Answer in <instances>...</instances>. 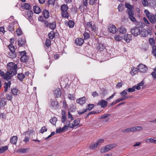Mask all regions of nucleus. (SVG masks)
Segmentation results:
<instances>
[{
    "mask_svg": "<svg viewBox=\"0 0 156 156\" xmlns=\"http://www.w3.org/2000/svg\"><path fill=\"white\" fill-rule=\"evenodd\" d=\"M11 85L10 81H8L7 82H5L4 84V91L6 92L7 91L9 87H10Z\"/></svg>",
    "mask_w": 156,
    "mask_h": 156,
    "instance_id": "21",
    "label": "nucleus"
},
{
    "mask_svg": "<svg viewBox=\"0 0 156 156\" xmlns=\"http://www.w3.org/2000/svg\"><path fill=\"white\" fill-rule=\"evenodd\" d=\"M18 90L16 88L11 89V92L14 95H17L18 92Z\"/></svg>",
    "mask_w": 156,
    "mask_h": 156,
    "instance_id": "40",
    "label": "nucleus"
},
{
    "mask_svg": "<svg viewBox=\"0 0 156 156\" xmlns=\"http://www.w3.org/2000/svg\"><path fill=\"white\" fill-rule=\"evenodd\" d=\"M152 17L151 19H149V20L152 24H154L156 23V13L155 15L152 14Z\"/></svg>",
    "mask_w": 156,
    "mask_h": 156,
    "instance_id": "23",
    "label": "nucleus"
},
{
    "mask_svg": "<svg viewBox=\"0 0 156 156\" xmlns=\"http://www.w3.org/2000/svg\"><path fill=\"white\" fill-rule=\"evenodd\" d=\"M137 68L138 71L140 73H145L147 70V68L146 66L142 63L140 64L137 66Z\"/></svg>",
    "mask_w": 156,
    "mask_h": 156,
    "instance_id": "7",
    "label": "nucleus"
},
{
    "mask_svg": "<svg viewBox=\"0 0 156 156\" xmlns=\"http://www.w3.org/2000/svg\"><path fill=\"white\" fill-rule=\"evenodd\" d=\"M74 22L71 20L68 21V25L69 28H73L74 27Z\"/></svg>",
    "mask_w": 156,
    "mask_h": 156,
    "instance_id": "41",
    "label": "nucleus"
},
{
    "mask_svg": "<svg viewBox=\"0 0 156 156\" xmlns=\"http://www.w3.org/2000/svg\"><path fill=\"white\" fill-rule=\"evenodd\" d=\"M8 149V147L7 146H5L4 147H2L0 148V153H2L7 150Z\"/></svg>",
    "mask_w": 156,
    "mask_h": 156,
    "instance_id": "39",
    "label": "nucleus"
},
{
    "mask_svg": "<svg viewBox=\"0 0 156 156\" xmlns=\"http://www.w3.org/2000/svg\"><path fill=\"white\" fill-rule=\"evenodd\" d=\"M104 141V140L103 139H100L98 140L97 143L98 146H100L101 144L103 143Z\"/></svg>",
    "mask_w": 156,
    "mask_h": 156,
    "instance_id": "50",
    "label": "nucleus"
},
{
    "mask_svg": "<svg viewBox=\"0 0 156 156\" xmlns=\"http://www.w3.org/2000/svg\"><path fill=\"white\" fill-rule=\"evenodd\" d=\"M45 45L47 47H49L51 45V41L48 39H47L45 41Z\"/></svg>",
    "mask_w": 156,
    "mask_h": 156,
    "instance_id": "49",
    "label": "nucleus"
},
{
    "mask_svg": "<svg viewBox=\"0 0 156 156\" xmlns=\"http://www.w3.org/2000/svg\"><path fill=\"white\" fill-rule=\"evenodd\" d=\"M28 150V148L24 149V148H20L18 150V152L20 153H24L27 152Z\"/></svg>",
    "mask_w": 156,
    "mask_h": 156,
    "instance_id": "52",
    "label": "nucleus"
},
{
    "mask_svg": "<svg viewBox=\"0 0 156 156\" xmlns=\"http://www.w3.org/2000/svg\"><path fill=\"white\" fill-rule=\"evenodd\" d=\"M108 30L109 32L112 34H115L117 31V28L116 27L113 25L109 26L108 27Z\"/></svg>",
    "mask_w": 156,
    "mask_h": 156,
    "instance_id": "13",
    "label": "nucleus"
},
{
    "mask_svg": "<svg viewBox=\"0 0 156 156\" xmlns=\"http://www.w3.org/2000/svg\"><path fill=\"white\" fill-rule=\"evenodd\" d=\"M18 138L16 136H13L10 139V142L12 144H16Z\"/></svg>",
    "mask_w": 156,
    "mask_h": 156,
    "instance_id": "20",
    "label": "nucleus"
},
{
    "mask_svg": "<svg viewBox=\"0 0 156 156\" xmlns=\"http://www.w3.org/2000/svg\"><path fill=\"white\" fill-rule=\"evenodd\" d=\"M142 28H140L139 27H135L132 28L131 32L132 34L135 37H136L140 34Z\"/></svg>",
    "mask_w": 156,
    "mask_h": 156,
    "instance_id": "4",
    "label": "nucleus"
},
{
    "mask_svg": "<svg viewBox=\"0 0 156 156\" xmlns=\"http://www.w3.org/2000/svg\"><path fill=\"white\" fill-rule=\"evenodd\" d=\"M109 115L108 114H104L102 115L100 118V119H105L107 118V117L109 116Z\"/></svg>",
    "mask_w": 156,
    "mask_h": 156,
    "instance_id": "62",
    "label": "nucleus"
},
{
    "mask_svg": "<svg viewBox=\"0 0 156 156\" xmlns=\"http://www.w3.org/2000/svg\"><path fill=\"white\" fill-rule=\"evenodd\" d=\"M80 122V120L79 119H75L73 122L71 123V126H70V128H75L80 127L82 125L80 124L79 123Z\"/></svg>",
    "mask_w": 156,
    "mask_h": 156,
    "instance_id": "9",
    "label": "nucleus"
},
{
    "mask_svg": "<svg viewBox=\"0 0 156 156\" xmlns=\"http://www.w3.org/2000/svg\"><path fill=\"white\" fill-rule=\"evenodd\" d=\"M141 33L142 36L144 37H146L148 36H151L152 35L151 31L149 29H143V30L142 29Z\"/></svg>",
    "mask_w": 156,
    "mask_h": 156,
    "instance_id": "8",
    "label": "nucleus"
},
{
    "mask_svg": "<svg viewBox=\"0 0 156 156\" xmlns=\"http://www.w3.org/2000/svg\"><path fill=\"white\" fill-rule=\"evenodd\" d=\"M25 76L22 73H19L17 75V78L20 81H22L25 78Z\"/></svg>",
    "mask_w": 156,
    "mask_h": 156,
    "instance_id": "30",
    "label": "nucleus"
},
{
    "mask_svg": "<svg viewBox=\"0 0 156 156\" xmlns=\"http://www.w3.org/2000/svg\"><path fill=\"white\" fill-rule=\"evenodd\" d=\"M17 35L19 36L21 35L22 31L20 29H18L16 31Z\"/></svg>",
    "mask_w": 156,
    "mask_h": 156,
    "instance_id": "61",
    "label": "nucleus"
},
{
    "mask_svg": "<svg viewBox=\"0 0 156 156\" xmlns=\"http://www.w3.org/2000/svg\"><path fill=\"white\" fill-rule=\"evenodd\" d=\"M87 107V108L85 109V110H87V112L88 110L90 111L94 107V105L93 104H89L88 105Z\"/></svg>",
    "mask_w": 156,
    "mask_h": 156,
    "instance_id": "44",
    "label": "nucleus"
},
{
    "mask_svg": "<svg viewBox=\"0 0 156 156\" xmlns=\"http://www.w3.org/2000/svg\"><path fill=\"white\" fill-rule=\"evenodd\" d=\"M0 75L1 77H2L4 79L7 81L10 79L12 76H11L10 75V73L9 72V71H7L5 74L1 70H0Z\"/></svg>",
    "mask_w": 156,
    "mask_h": 156,
    "instance_id": "6",
    "label": "nucleus"
},
{
    "mask_svg": "<svg viewBox=\"0 0 156 156\" xmlns=\"http://www.w3.org/2000/svg\"><path fill=\"white\" fill-rule=\"evenodd\" d=\"M69 127L66 125H65L62 128V132H64L68 130Z\"/></svg>",
    "mask_w": 156,
    "mask_h": 156,
    "instance_id": "58",
    "label": "nucleus"
},
{
    "mask_svg": "<svg viewBox=\"0 0 156 156\" xmlns=\"http://www.w3.org/2000/svg\"><path fill=\"white\" fill-rule=\"evenodd\" d=\"M144 13H145L149 19H151L152 17V13H150L149 11L147 9L145 10L144 11Z\"/></svg>",
    "mask_w": 156,
    "mask_h": 156,
    "instance_id": "31",
    "label": "nucleus"
},
{
    "mask_svg": "<svg viewBox=\"0 0 156 156\" xmlns=\"http://www.w3.org/2000/svg\"><path fill=\"white\" fill-rule=\"evenodd\" d=\"M56 25L55 22H53L52 23H49V27L52 30H54L56 27Z\"/></svg>",
    "mask_w": 156,
    "mask_h": 156,
    "instance_id": "38",
    "label": "nucleus"
},
{
    "mask_svg": "<svg viewBox=\"0 0 156 156\" xmlns=\"http://www.w3.org/2000/svg\"><path fill=\"white\" fill-rule=\"evenodd\" d=\"M142 2L144 6H147L148 5V2L147 0H142Z\"/></svg>",
    "mask_w": 156,
    "mask_h": 156,
    "instance_id": "55",
    "label": "nucleus"
},
{
    "mask_svg": "<svg viewBox=\"0 0 156 156\" xmlns=\"http://www.w3.org/2000/svg\"><path fill=\"white\" fill-rule=\"evenodd\" d=\"M90 32V31H89V32H88L87 31L84 32L83 34L84 39L87 40L89 38L90 36V34L89 33Z\"/></svg>",
    "mask_w": 156,
    "mask_h": 156,
    "instance_id": "32",
    "label": "nucleus"
},
{
    "mask_svg": "<svg viewBox=\"0 0 156 156\" xmlns=\"http://www.w3.org/2000/svg\"><path fill=\"white\" fill-rule=\"evenodd\" d=\"M144 81H142L140 83H138L137 85L133 86L132 88H129L127 89V91L129 92H134L135 89L137 90H140V87L144 85Z\"/></svg>",
    "mask_w": 156,
    "mask_h": 156,
    "instance_id": "3",
    "label": "nucleus"
},
{
    "mask_svg": "<svg viewBox=\"0 0 156 156\" xmlns=\"http://www.w3.org/2000/svg\"><path fill=\"white\" fill-rule=\"evenodd\" d=\"M14 25L13 24H10L7 28L8 30L12 33L14 31Z\"/></svg>",
    "mask_w": 156,
    "mask_h": 156,
    "instance_id": "35",
    "label": "nucleus"
},
{
    "mask_svg": "<svg viewBox=\"0 0 156 156\" xmlns=\"http://www.w3.org/2000/svg\"><path fill=\"white\" fill-rule=\"evenodd\" d=\"M105 48V46L102 44H99L98 46L97 47V49L98 51H102Z\"/></svg>",
    "mask_w": 156,
    "mask_h": 156,
    "instance_id": "33",
    "label": "nucleus"
},
{
    "mask_svg": "<svg viewBox=\"0 0 156 156\" xmlns=\"http://www.w3.org/2000/svg\"><path fill=\"white\" fill-rule=\"evenodd\" d=\"M67 126L70 128V126H71V124L70 123V122L69 120H67L66 122V125Z\"/></svg>",
    "mask_w": 156,
    "mask_h": 156,
    "instance_id": "59",
    "label": "nucleus"
},
{
    "mask_svg": "<svg viewBox=\"0 0 156 156\" xmlns=\"http://www.w3.org/2000/svg\"><path fill=\"white\" fill-rule=\"evenodd\" d=\"M54 95L56 98L60 97L62 93L60 89L58 88L55 89L53 91Z\"/></svg>",
    "mask_w": 156,
    "mask_h": 156,
    "instance_id": "11",
    "label": "nucleus"
},
{
    "mask_svg": "<svg viewBox=\"0 0 156 156\" xmlns=\"http://www.w3.org/2000/svg\"><path fill=\"white\" fill-rule=\"evenodd\" d=\"M92 24L91 22H87L86 26V29H87V30L90 29L91 27H92Z\"/></svg>",
    "mask_w": 156,
    "mask_h": 156,
    "instance_id": "47",
    "label": "nucleus"
},
{
    "mask_svg": "<svg viewBox=\"0 0 156 156\" xmlns=\"http://www.w3.org/2000/svg\"><path fill=\"white\" fill-rule=\"evenodd\" d=\"M146 141L147 143H154L156 144V140H154L152 138L147 139L146 140Z\"/></svg>",
    "mask_w": 156,
    "mask_h": 156,
    "instance_id": "42",
    "label": "nucleus"
},
{
    "mask_svg": "<svg viewBox=\"0 0 156 156\" xmlns=\"http://www.w3.org/2000/svg\"><path fill=\"white\" fill-rule=\"evenodd\" d=\"M123 5L122 4H120L118 6V9L119 11H122L123 10Z\"/></svg>",
    "mask_w": 156,
    "mask_h": 156,
    "instance_id": "53",
    "label": "nucleus"
},
{
    "mask_svg": "<svg viewBox=\"0 0 156 156\" xmlns=\"http://www.w3.org/2000/svg\"><path fill=\"white\" fill-rule=\"evenodd\" d=\"M119 32L122 34H125L126 32V29L125 27L123 26L121 27L119 29Z\"/></svg>",
    "mask_w": 156,
    "mask_h": 156,
    "instance_id": "34",
    "label": "nucleus"
},
{
    "mask_svg": "<svg viewBox=\"0 0 156 156\" xmlns=\"http://www.w3.org/2000/svg\"><path fill=\"white\" fill-rule=\"evenodd\" d=\"M18 45L22 46L26 43V40L25 38H21L18 40Z\"/></svg>",
    "mask_w": 156,
    "mask_h": 156,
    "instance_id": "22",
    "label": "nucleus"
},
{
    "mask_svg": "<svg viewBox=\"0 0 156 156\" xmlns=\"http://www.w3.org/2000/svg\"><path fill=\"white\" fill-rule=\"evenodd\" d=\"M33 14V11L31 10H29L28 11H27L24 13L25 17L29 21L32 19Z\"/></svg>",
    "mask_w": 156,
    "mask_h": 156,
    "instance_id": "10",
    "label": "nucleus"
},
{
    "mask_svg": "<svg viewBox=\"0 0 156 156\" xmlns=\"http://www.w3.org/2000/svg\"><path fill=\"white\" fill-rule=\"evenodd\" d=\"M30 138L28 136H26L24 139L23 140V141L26 143H27L29 141Z\"/></svg>",
    "mask_w": 156,
    "mask_h": 156,
    "instance_id": "60",
    "label": "nucleus"
},
{
    "mask_svg": "<svg viewBox=\"0 0 156 156\" xmlns=\"http://www.w3.org/2000/svg\"><path fill=\"white\" fill-rule=\"evenodd\" d=\"M5 102L3 99L1 100L0 102V107L4 106L5 105Z\"/></svg>",
    "mask_w": 156,
    "mask_h": 156,
    "instance_id": "56",
    "label": "nucleus"
},
{
    "mask_svg": "<svg viewBox=\"0 0 156 156\" xmlns=\"http://www.w3.org/2000/svg\"><path fill=\"white\" fill-rule=\"evenodd\" d=\"M86 98L84 97L81 98L76 100V102L78 103H79L80 105L84 104L86 102Z\"/></svg>",
    "mask_w": 156,
    "mask_h": 156,
    "instance_id": "12",
    "label": "nucleus"
},
{
    "mask_svg": "<svg viewBox=\"0 0 156 156\" xmlns=\"http://www.w3.org/2000/svg\"><path fill=\"white\" fill-rule=\"evenodd\" d=\"M68 7L67 5L63 4L61 7V9L62 11V16L63 18L68 19L69 17V14L67 10Z\"/></svg>",
    "mask_w": 156,
    "mask_h": 156,
    "instance_id": "2",
    "label": "nucleus"
},
{
    "mask_svg": "<svg viewBox=\"0 0 156 156\" xmlns=\"http://www.w3.org/2000/svg\"><path fill=\"white\" fill-rule=\"evenodd\" d=\"M42 14L44 18L45 19H48L49 17V11L47 10H44Z\"/></svg>",
    "mask_w": 156,
    "mask_h": 156,
    "instance_id": "24",
    "label": "nucleus"
},
{
    "mask_svg": "<svg viewBox=\"0 0 156 156\" xmlns=\"http://www.w3.org/2000/svg\"><path fill=\"white\" fill-rule=\"evenodd\" d=\"M126 7L128 9L127 11V13H130L133 12L132 10L133 7L132 5L128 3H126L125 4Z\"/></svg>",
    "mask_w": 156,
    "mask_h": 156,
    "instance_id": "14",
    "label": "nucleus"
},
{
    "mask_svg": "<svg viewBox=\"0 0 156 156\" xmlns=\"http://www.w3.org/2000/svg\"><path fill=\"white\" fill-rule=\"evenodd\" d=\"M75 42L77 45L81 46L83 43V40L81 38H79L76 39Z\"/></svg>",
    "mask_w": 156,
    "mask_h": 156,
    "instance_id": "17",
    "label": "nucleus"
},
{
    "mask_svg": "<svg viewBox=\"0 0 156 156\" xmlns=\"http://www.w3.org/2000/svg\"><path fill=\"white\" fill-rule=\"evenodd\" d=\"M57 120V118L56 117H54L50 120V122L53 125H55V124Z\"/></svg>",
    "mask_w": 156,
    "mask_h": 156,
    "instance_id": "37",
    "label": "nucleus"
},
{
    "mask_svg": "<svg viewBox=\"0 0 156 156\" xmlns=\"http://www.w3.org/2000/svg\"><path fill=\"white\" fill-rule=\"evenodd\" d=\"M129 16V18L130 19V20L134 22H135L136 21V19L135 18L133 17V16L134 15V12H132L130 13H128Z\"/></svg>",
    "mask_w": 156,
    "mask_h": 156,
    "instance_id": "26",
    "label": "nucleus"
},
{
    "mask_svg": "<svg viewBox=\"0 0 156 156\" xmlns=\"http://www.w3.org/2000/svg\"><path fill=\"white\" fill-rule=\"evenodd\" d=\"M21 7L23 9L28 10H31L32 8L31 6L27 3L22 4L21 5Z\"/></svg>",
    "mask_w": 156,
    "mask_h": 156,
    "instance_id": "16",
    "label": "nucleus"
},
{
    "mask_svg": "<svg viewBox=\"0 0 156 156\" xmlns=\"http://www.w3.org/2000/svg\"><path fill=\"white\" fill-rule=\"evenodd\" d=\"M6 98L8 100L11 101L12 98V96L11 94H6Z\"/></svg>",
    "mask_w": 156,
    "mask_h": 156,
    "instance_id": "48",
    "label": "nucleus"
},
{
    "mask_svg": "<svg viewBox=\"0 0 156 156\" xmlns=\"http://www.w3.org/2000/svg\"><path fill=\"white\" fill-rule=\"evenodd\" d=\"M8 56L10 58H15L16 55V53H15V52L11 51L9 53H8Z\"/></svg>",
    "mask_w": 156,
    "mask_h": 156,
    "instance_id": "28",
    "label": "nucleus"
},
{
    "mask_svg": "<svg viewBox=\"0 0 156 156\" xmlns=\"http://www.w3.org/2000/svg\"><path fill=\"white\" fill-rule=\"evenodd\" d=\"M137 68L132 67L130 71V73L132 76L136 75L138 72Z\"/></svg>",
    "mask_w": 156,
    "mask_h": 156,
    "instance_id": "19",
    "label": "nucleus"
},
{
    "mask_svg": "<svg viewBox=\"0 0 156 156\" xmlns=\"http://www.w3.org/2000/svg\"><path fill=\"white\" fill-rule=\"evenodd\" d=\"M149 41L151 44L153 45H154V44H155L154 40V38H150L149 39Z\"/></svg>",
    "mask_w": 156,
    "mask_h": 156,
    "instance_id": "51",
    "label": "nucleus"
},
{
    "mask_svg": "<svg viewBox=\"0 0 156 156\" xmlns=\"http://www.w3.org/2000/svg\"><path fill=\"white\" fill-rule=\"evenodd\" d=\"M123 38L126 42H129L132 39V36L130 34H126L124 35Z\"/></svg>",
    "mask_w": 156,
    "mask_h": 156,
    "instance_id": "18",
    "label": "nucleus"
},
{
    "mask_svg": "<svg viewBox=\"0 0 156 156\" xmlns=\"http://www.w3.org/2000/svg\"><path fill=\"white\" fill-rule=\"evenodd\" d=\"M98 146L96 143H93L90 144L89 146V148L90 149L94 150Z\"/></svg>",
    "mask_w": 156,
    "mask_h": 156,
    "instance_id": "27",
    "label": "nucleus"
},
{
    "mask_svg": "<svg viewBox=\"0 0 156 156\" xmlns=\"http://www.w3.org/2000/svg\"><path fill=\"white\" fill-rule=\"evenodd\" d=\"M47 129L46 128L45 126L42 127L40 131V133H43L44 132H46L47 131Z\"/></svg>",
    "mask_w": 156,
    "mask_h": 156,
    "instance_id": "54",
    "label": "nucleus"
},
{
    "mask_svg": "<svg viewBox=\"0 0 156 156\" xmlns=\"http://www.w3.org/2000/svg\"><path fill=\"white\" fill-rule=\"evenodd\" d=\"M114 38L116 41H120L122 39V37L118 35H115V36Z\"/></svg>",
    "mask_w": 156,
    "mask_h": 156,
    "instance_id": "45",
    "label": "nucleus"
},
{
    "mask_svg": "<svg viewBox=\"0 0 156 156\" xmlns=\"http://www.w3.org/2000/svg\"><path fill=\"white\" fill-rule=\"evenodd\" d=\"M48 36L50 39H53L55 37L54 32L53 31H51L48 34Z\"/></svg>",
    "mask_w": 156,
    "mask_h": 156,
    "instance_id": "36",
    "label": "nucleus"
},
{
    "mask_svg": "<svg viewBox=\"0 0 156 156\" xmlns=\"http://www.w3.org/2000/svg\"><path fill=\"white\" fill-rule=\"evenodd\" d=\"M89 3L90 5H93L96 2L97 0H89Z\"/></svg>",
    "mask_w": 156,
    "mask_h": 156,
    "instance_id": "64",
    "label": "nucleus"
},
{
    "mask_svg": "<svg viewBox=\"0 0 156 156\" xmlns=\"http://www.w3.org/2000/svg\"><path fill=\"white\" fill-rule=\"evenodd\" d=\"M7 68L9 70V72L10 73V75H12V73H13V75H16L17 73V65L16 64H15L13 62H9L7 64Z\"/></svg>",
    "mask_w": 156,
    "mask_h": 156,
    "instance_id": "1",
    "label": "nucleus"
},
{
    "mask_svg": "<svg viewBox=\"0 0 156 156\" xmlns=\"http://www.w3.org/2000/svg\"><path fill=\"white\" fill-rule=\"evenodd\" d=\"M116 145L115 144H110L102 147L101 150V152L104 153L107 152L115 147Z\"/></svg>",
    "mask_w": 156,
    "mask_h": 156,
    "instance_id": "5",
    "label": "nucleus"
},
{
    "mask_svg": "<svg viewBox=\"0 0 156 156\" xmlns=\"http://www.w3.org/2000/svg\"><path fill=\"white\" fill-rule=\"evenodd\" d=\"M33 10L35 13L37 14L39 13L41 11L40 8L36 5L34 6Z\"/></svg>",
    "mask_w": 156,
    "mask_h": 156,
    "instance_id": "25",
    "label": "nucleus"
},
{
    "mask_svg": "<svg viewBox=\"0 0 156 156\" xmlns=\"http://www.w3.org/2000/svg\"><path fill=\"white\" fill-rule=\"evenodd\" d=\"M62 117L61 119L62 122L63 123H65V121L66 120V113L64 111H62Z\"/></svg>",
    "mask_w": 156,
    "mask_h": 156,
    "instance_id": "29",
    "label": "nucleus"
},
{
    "mask_svg": "<svg viewBox=\"0 0 156 156\" xmlns=\"http://www.w3.org/2000/svg\"><path fill=\"white\" fill-rule=\"evenodd\" d=\"M108 102L104 100L100 101L97 104L98 105H101L102 108H105L107 105Z\"/></svg>",
    "mask_w": 156,
    "mask_h": 156,
    "instance_id": "15",
    "label": "nucleus"
},
{
    "mask_svg": "<svg viewBox=\"0 0 156 156\" xmlns=\"http://www.w3.org/2000/svg\"><path fill=\"white\" fill-rule=\"evenodd\" d=\"M51 105L53 106H57L58 105V102L57 101H52L51 103Z\"/></svg>",
    "mask_w": 156,
    "mask_h": 156,
    "instance_id": "57",
    "label": "nucleus"
},
{
    "mask_svg": "<svg viewBox=\"0 0 156 156\" xmlns=\"http://www.w3.org/2000/svg\"><path fill=\"white\" fill-rule=\"evenodd\" d=\"M9 47L11 51L15 52V48L14 46L12 44H10L9 46Z\"/></svg>",
    "mask_w": 156,
    "mask_h": 156,
    "instance_id": "46",
    "label": "nucleus"
},
{
    "mask_svg": "<svg viewBox=\"0 0 156 156\" xmlns=\"http://www.w3.org/2000/svg\"><path fill=\"white\" fill-rule=\"evenodd\" d=\"M20 60L21 62H26L28 60V59L27 57V56L26 55H23L21 56L20 58Z\"/></svg>",
    "mask_w": 156,
    "mask_h": 156,
    "instance_id": "43",
    "label": "nucleus"
},
{
    "mask_svg": "<svg viewBox=\"0 0 156 156\" xmlns=\"http://www.w3.org/2000/svg\"><path fill=\"white\" fill-rule=\"evenodd\" d=\"M127 94V92L125 90H123L120 93V94L122 96H125Z\"/></svg>",
    "mask_w": 156,
    "mask_h": 156,
    "instance_id": "63",
    "label": "nucleus"
}]
</instances>
